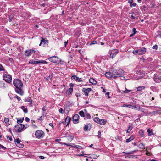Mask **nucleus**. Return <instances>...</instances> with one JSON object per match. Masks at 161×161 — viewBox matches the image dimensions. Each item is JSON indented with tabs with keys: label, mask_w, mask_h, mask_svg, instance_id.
<instances>
[{
	"label": "nucleus",
	"mask_w": 161,
	"mask_h": 161,
	"mask_svg": "<svg viewBox=\"0 0 161 161\" xmlns=\"http://www.w3.org/2000/svg\"><path fill=\"white\" fill-rule=\"evenodd\" d=\"M13 84L15 86L14 90L16 93L21 96H23L24 94L23 84L21 80L18 79H15L13 80Z\"/></svg>",
	"instance_id": "1"
},
{
	"label": "nucleus",
	"mask_w": 161,
	"mask_h": 161,
	"mask_svg": "<svg viewBox=\"0 0 161 161\" xmlns=\"http://www.w3.org/2000/svg\"><path fill=\"white\" fill-rule=\"evenodd\" d=\"M113 74V78L115 79L117 77H121L124 75L125 72L121 69H113L111 70Z\"/></svg>",
	"instance_id": "2"
},
{
	"label": "nucleus",
	"mask_w": 161,
	"mask_h": 161,
	"mask_svg": "<svg viewBox=\"0 0 161 161\" xmlns=\"http://www.w3.org/2000/svg\"><path fill=\"white\" fill-rule=\"evenodd\" d=\"M27 127H25L24 125L20 124L15 125V128L13 129V131L15 132L20 133Z\"/></svg>",
	"instance_id": "3"
},
{
	"label": "nucleus",
	"mask_w": 161,
	"mask_h": 161,
	"mask_svg": "<svg viewBox=\"0 0 161 161\" xmlns=\"http://www.w3.org/2000/svg\"><path fill=\"white\" fill-rule=\"evenodd\" d=\"M3 79L7 83H10L12 82V76L7 71L4 72L3 75Z\"/></svg>",
	"instance_id": "4"
},
{
	"label": "nucleus",
	"mask_w": 161,
	"mask_h": 161,
	"mask_svg": "<svg viewBox=\"0 0 161 161\" xmlns=\"http://www.w3.org/2000/svg\"><path fill=\"white\" fill-rule=\"evenodd\" d=\"M146 52V49L142 47L136 50H133L132 53L135 55H142L144 54Z\"/></svg>",
	"instance_id": "5"
},
{
	"label": "nucleus",
	"mask_w": 161,
	"mask_h": 161,
	"mask_svg": "<svg viewBox=\"0 0 161 161\" xmlns=\"http://www.w3.org/2000/svg\"><path fill=\"white\" fill-rule=\"evenodd\" d=\"M48 59L50 62L54 63H58L61 62V60L56 56L50 57Z\"/></svg>",
	"instance_id": "6"
},
{
	"label": "nucleus",
	"mask_w": 161,
	"mask_h": 161,
	"mask_svg": "<svg viewBox=\"0 0 161 161\" xmlns=\"http://www.w3.org/2000/svg\"><path fill=\"white\" fill-rule=\"evenodd\" d=\"M35 135L36 137L38 138H42L44 137L45 133L43 131L38 130L35 132Z\"/></svg>",
	"instance_id": "7"
},
{
	"label": "nucleus",
	"mask_w": 161,
	"mask_h": 161,
	"mask_svg": "<svg viewBox=\"0 0 161 161\" xmlns=\"http://www.w3.org/2000/svg\"><path fill=\"white\" fill-rule=\"evenodd\" d=\"M41 40L40 43L39 45V46L41 45L43 47H46V46H47L48 44V41L46 38H43L42 37H41Z\"/></svg>",
	"instance_id": "8"
},
{
	"label": "nucleus",
	"mask_w": 161,
	"mask_h": 161,
	"mask_svg": "<svg viewBox=\"0 0 161 161\" xmlns=\"http://www.w3.org/2000/svg\"><path fill=\"white\" fill-rule=\"evenodd\" d=\"M35 51L33 49L26 50L25 53V55L27 57L31 56V54L35 53Z\"/></svg>",
	"instance_id": "9"
},
{
	"label": "nucleus",
	"mask_w": 161,
	"mask_h": 161,
	"mask_svg": "<svg viewBox=\"0 0 161 161\" xmlns=\"http://www.w3.org/2000/svg\"><path fill=\"white\" fill-rule=\"evenodd\" d=\"M154 81L157 83L161 82V76L158 75H155L153 78Z\"/></svg>",
	"instance_id": "10"
},
{
	"label": "nucleus",
	"mask_w": 161,
	"mask_h": 161,
	"mask_svg": "<svg viewBox=\"0 0 161 161\" xmlns=\"http://www.w3.org/2000/svg\"><path fill=\"white\" fill-rule=\"evenodd\" d=\"M73 122L74 124H77L79 122V116L78 114H75L73 117Z\"/></svg>",
	"instance_id": "11"
},
{
	"label": "nucleus",
	"mask_w": 161,
	"mask_h": 161,
	"mask_svg": "<svg viewBox=\"0 0 161 161\" xmlns=\"http://www.w3.org/2000/svg\"><path fill=\"white\" fill-rule=\"evenodd\" d=\"M92 91V88H89L87 89L85 88H83L82 89V91L84 93L85 96H88V93L89 92Z\"/></svg>",
	"instance_id": "12"
},
{
	"label": "nucleus",
	"mask_w": 161,
	"mask_h": 161,
	"mask_svg": "<svg viewBox=\"0 0 161 161\" xmlns=\"http://www.w3.org/2000/svg\"><path fill=\"white\" fill-rule=\"evenodd\" d=\"M53 75L52 73H49L48 74H47V76L45 77L44 79L46 80H47V81L51 80L53 78Z\"/></svg>",
	"instance_id": "13"
},
{
	"label": "nucleus",
	"mask_w": 161,
	"mask_h": 161,
	"mask_svg": "<svg viewBox=\"0 0 161 161\" xmlns=\"http://www.w3.org/2000/svg\"><path fill=\"white\" fill-rule=\"evenodd\" d=\"M119 51L117 50H116L115 51H112L110 54V57L112 58H113L115 57L116 54L118 53Z\"/></svg>",
	"instance_id": "14"
},
{
	"label": "nucleus",
	"mask_w": 161,
	"mask_h": 161,
	"mask_svg": "<svg viewBox=\"0 0 161 161\" xmlns=\"http://www.w3.org/2000/svg\"><path fill=\"white\" fill-rule=\"evenodd\" d=\"M105 75L108 78H113V74H112V71L111 72H106L105 74Z\"/></svg>",
	"instance_id": "15"
},
{
	"label": "nucleus",
	"mask_w": 161,
	"mask_h": 161,
	"mask_svg": "<svg viewBox=\"0 0 161 161\" xmlns=\"http://www.w3.org/2000/svg\"><path fill=\"white\" fill-rule=\"evenodd\" d=\"M122 107H129L130 108L132 109H135V108H136V106H133L131 105L130 104H124Z\"/></svg>",
	"instance_id": "16"
},
{
	"label": "nucleus",
	"mask_w": 161,
	"mask_h": 161,
	"mask_svg": "<svg viewBox=\"0 0 161 161\" xmlns=\"http://www.w3.org/2000/svg\"><path fill=\"white\" fill-rule=\"evenodd\" d=\"M71 120V118L69 117V116H67L66 118L65 119L64 122H65L67 123V124L66 125V126H67L68 125L69 123H70V120Z\"/></svg>",
	"instance_id": "17"
},
{
	"label": "nucleus",
	"mask_w": 161,
	"mask_h": 161,
	"mask_svg": "<svg viewBox=\"0 0 161 161\" xmlns=\"http://www.w3.org/2000/svg\"><path fill=\"white\" fill-rule=\"evenodd\" d=\"M89 81L90 83L94 85H96L97 83V81L93 78H91L89 79Z\"/></svg>",
	"instance_id": "18"
},
{
	"label": "nucleus",
	"mask_w": 161,
	"mask_h": 161,
	"mask_svg": "<svg viewBox=\"0 0 161 161\" xmlns=\"http://www.w3.org/2000/svg\"><path fill=\"white\" fill-rule=\"evenodd\" d=\"M29 63L30 64H39V62H38V60H37L36 61H35L34 60L32 59L29 61Z\"/></svg>",
	"instance_id": "19"
},
{
	"label": "nucleus",
	"mask_w": 161,
	"mask_h": 161,
	"mask_svg": "<svg viewBox=\"0 0 161 161\" xmlns=\"http://www.w3.org/2000/svg\"><path fill=\"white\" fill-rule=\"evenodd\" d=\"M106 122L107 121L105 119H100L99 124L101 125H103L105 124Z\"/></svg>",
	"instance_id": "20"
},
{
	"label": "nucleus",
	"mask_w": 161,
	"mask_h": 161,
	"mask_svg": "<svg viewBox=\"0 0 161 161\" xmlns=\"http://www.w3.org/2000/svg\"><path fill=\"white\" fill-rule=\"evenodd\" d=\"M134 136L133 135H132L130 136V137L129 138L126 139V142L127 143L129 142H130L131 141L133 140L134 139Z\"/></svg>",
	"instance_id": "21"
},
{
	"label": "nucleus",
	"mask_w": 161,
	"mask_h": 161,
	"mask_svg": "<svg viewBox=\"0 0 161 161\" xmlns=\"http://www.w3.org/2000/svg\"><path fill=\"white\" fill-rule=\"evenodd\" d=\"M14 141L15 144L17 145L18 144H19L21 142V141L20 140L19 138H14Z\"/></svg>",
	"instance_id": "22"
},
{
	"label": "nucleus",
	"mask_w": 161,
	"mask_h": 161,
	"mask_svg": "<svg viewBox=\"0 0 161 161\" xmlns=\"http://www.w3.org/2000/svg\"><path fill=\"white\" fill-rule=\"evenodd\" d=\"M150 89L153 92H156L157 91V88L155 86H152L150 87Z\"/></svg>",
	"instance_id": "23"
},
{
	"label": "nucleus",
	"mask_w": 161,
	"mask_h": 161,
	"mask_svg": "<svg viewBox=\"0 0 161 161\" xmlns=\"http://www.w3.org/2000/svg\"><path fill=\"white\" fill-rule=\"evenodd\" d=\"M72 147L76 148H78L79 149H82V147L81 146L75 145L74 144H73V146H72Z\"/></svg>",
	"instance_id": "24"
},
{
	"label": "nucleus",
	"mask_w": 161,
	"mask_h": 161,
	"mask_svg": "<svg viewBox=\"0 0 161 161\" xmlns=\"http://www.w3.org/2000/svg\"><path fill=\"white\" fill-rule=\"evenodd\" d=\"M25 107L24 106H22L21 107V109H22L24 112V113H28V110H27V108H25Z\"/></svg>",
	"instance_id": "25"
},
{
	"label": "nucleus",
	"mask_w": 161,
	"mask_h": 161,
	"mask_svg": "<svg viewBox=\"0 0 161 161\" xmlns=\"http://www.w3.org/2000/svg\"><path fill=\"white\" fill-rule=\"evenodd\" d=\"M147 132L148 133V135L151 136L153 135V133L152 132V130L150 129H148L147 130Z\"/></svg>",
	"instance_id": "26"
},
{
	"label": "nucleus",
	"mask_w": 161,
	"mask_h": 161,
	"mask_svg": "<svg viewBox=\"0 0 161 161\" xmlns=\"http://www.w3.org/2000/svg\"><path fill=\"white\" fill-rule=\"evenodd\" d=\"M145 88V87L144 86H141L137 87V90L138 91H140L141 90L144 89Z\"/></svg>",
	"instance_id": "27"
},
{
	"label": "nucleus",
	"mask_w": 161,
	"mask_h": 161,
	"mask_svg": "<svg viewBox=\"0 0 161 161\" xmlns=\"http://www.w3.org/2000/svg\"><path fill=\"white\" fill-rule=\"evenodd\" d=\"M71 79L72 80H74L77 81V80L79 79V77L75 75H72L71 76Z\"/></svg>",
	"instance_id": "28"
},
{
	"label": "nucleus",
	"mask_w": 161,
	"mask_h": 161,
	"mask_svg": "<svg viewBox=\"0 0 161 161\" xmlns=\"http://www.w3.org/2000/svg\"><path fill=\"white\" fill-rule=\"evenodd\" d=\"M135 109H136V110H138L142 112H144V109L142 108H141L140 107H139L138 108L136 107V108H135Z\"/></svg>",
	"instance_id": "29"
},
{
	"label": "nucleus",
	"mask_w": 161,
	"mask_h": 161,
	"mask_svg": "<svg viewBox=\"0 0 161 161\" xmlns=\"http://www.w3.org/2000/svg\"><path fill=\"white\" fill-rule=\"evenodd\" d=\"M31 100V98L30 97H26L24 101L25 102H30Z\"/></svg>",
	"instance_id": "30"
},
{
	"label": "nucleus",
	"mask_w": 161,
	"mask_h": 161,
	"mask_svg": "<svg viewBox=\"0 0 161 161\" xmlns=\"http://www.w3.org/2000/svg\"><path fill=\"white\" fill-rule=\"evenodd\" d=\"M93 120L95 122L99 124L100 119L98 117H96L93 119Z\"/></svg>",
	"instance_id": "31"
},
{
	"label": "nucleus",
	"mask_w": 161,
	"mask_h": 161,
	"mask_svg": "<svg viewBox=\"0 0 161 161\" xmlns=\"http://www.w3.org/2000/svg\"><path fill=\"white\" fill-rule=\"evenodd\" d=\"M135 152V150H134L133 151L129 152H123V153H125L126 154H133L134 153V152Z\"/></svg>",
	"instance_id": "32"
},
{
	"label": "nucleus",
	"mask_w": 161,
	"mask_h": 161,
	"mask_svg": "<svg viewBox=\"0 0 161 161\" xmlns=\"http://www.w3.org/2000/svg\"><path fill=\"white\" fill-rule=\"evenodd\" d=\"M138 147L140 149H143L145 148V146L142 143H141L139 145Z\"/></svg>",
	"instance_id": "33"
},
{
	"label": "nucleus",
	"mask_w": 161,
	"mask_h": 161,
	"mask_svg": "<svg viewBox=\"0 0 161 161\" xmlns=\"http://www.w3.org/2000/svg\"><path fill=\"white\" fill-rule=\"evenodd\" d=\"M73 88H70L68 90V95H70V94H72V93L73 92Z\"/></svg>",
	"instance_id": "34"
},
{
	"label": "nucleus",
	"mask_w": 161,
	"mask_h": 161,
	"mask_svg": "<svg viewBox=\"0 0 161 161\" xmlns=\"http://www.w3.org/2000/svg\"><path fill=\"white\" fill-rule=\"evenodd\" d=\"M24 119V118H20L19 119H17V123L18 124L21 123L23 122Z\"/></svg>",
	"instance_id": "35"
},
{
	"label": "nucleus",
	"mask_w": 161,
	"mask_h": 161,
	"mask_svg": "<svg viewBox=\"0 0 161 161\" xmlns=\"http://www.w3.org/2000/svg\"><path fill=\"white\" fill-rule=\"evenodd\" d=\"M79 114L82 117L85 116V114L83 111H81L79 112Z\"/></svg>",
	"instance_id": "36"
},
{
	"label": "nucleus",
	"mask_w": 161,
	"mask_h": 161,
	"mask_svg": "<svg viewBox=\"0 0 161 161\" xmlns=\"http://www.w3.org/2000/svg\"><path fill=\"white\" fill-rule=\"evenodd\" d=\"M85 117L87 119H90L91 118V115L90 114L87 113L85 114Z\"/></svg>",
	"instance_id": "37"
},
{
	"label": "nucleus",
	"mask_w": 161,
	"mask_h": 161,
	"mask_svg": "<svg viewBox=\"0 0 161 161\" xmlns=\"http://www.w3.org/2000/svg\"><path fill=\"white\" fill-rule=\"evenodd\" d=\"M131 91V90H128L127 89L125 88V90L123 91V92L125 93H128Z\"/></svg>",
	"instance_id": "38"
},
{
	"label": "nucleus",
	"mask_w": 161,
	"mask_h": 161,
	"mask_svg": "<svg viewBox=\"0 0 161 161\" xmlns=\"http://www.w3.org/2000/svg\"><path fill=\"white\" fill-rule=\"evenodd\" d=\"M139 133L141 135L142 137L144 136V132L142 130H140L139 131Z\"/></svg>",
	"instance_id": "39"
},
{
	"label": "nucleus",
	"mask_w": 161,
	"mask_h": 161,
	"mask_svg": "<svg viewBox=\"0 0 161 161\" xmlns=\"http://www.w3.org/2000/svg\"><path fill=\"white\" fill-rule=\"evenodd\" d=\"M4 68L0 64V71H5Z\"/></svg>",
	"instance_id": "40"
},
{
	"label": "nucleus",
	"mask_w": 161,
	"mask_h": 161,
	"mask_svg": "<svg viewBox=\"0 0 161 161\" xmlns=\"http://www.w3.org/2000/svg\"><path fill=\"white\" fill-rule=\"evenodd\" d=\"M88 129V126L87 125L85 126L84 127V130L85 131H87Z\"/></svg>",
	"instance_id": "41"
},
{
	"label": "nucleus",
	"mask_w": 161,
	"mask_h": 161,
	"mask_svg": "<svg viewBox=\"0 0 161 161\" xmlns=\"http://www.w3.org/2000/svg\"><path fill=\"white\" fill-rule=\"evenodd\" d=\"M17 145L18 147L20 148H22L23 147V145L21 143H20L19 144H17Z\"/></svg>",
	"instance_id": "42"
},
{
	"label": "nucleus",
	"mask_w": 161,
	"mask_h": 161,
	"mask_svg": "<svg viewBox=\"0 0 161 161\" xmlns=\"http://www.w3.org/2000/svg\"><path fill=\"white\" fill-rule=\"evenodd\" d=\"M4 121L6 124H8L9 121V119L8 118L5 119L4 120Z\"/></svg>",
	"instance_id": "43"
},
{
	"label": "nucleus",
	"mask_w": 161,
	"mask_h": 161,
	"mask_svg": "<svg viewBox=\"0 0 161 161\" xmlns=\"http://www.w3.org/2000/svg\"><path fill=\"white\" fill-rule=\"evenodd\" d=\"M97 43V41H96L93 40L90 43V45H91L93 44H94Z\"/></svg>",
	"instance_id": "44"
},
{
	"label": "nucleus",
	"mask_w": 161,
	"mask_h": 161,
	"mask_svg": "<svg viewBox=\"0 0 161 161\" xmlns=\"http://www.w3.org/2000/svg\"><path fill=\"white\" fill-rule=\"evenodd\" d=\"M158 46L157 45H155L153 46L152 48L153 49L157 50L158 49Z\"/></svg>",
	"instance_id": "45"
},
{
	"label": "nucleus",
	"mask_w": 161,
	"mask_h": 161,
	"mask_svg": "<svg viewBox=\"0 0 161 161\" xmlns=\"http://www.w3.org/2000/svg\"><path fill=\"white\" fill-rule=\"evenodd\" d=\"M132 31L134 34H136L137 32V31L135 28H133L132 29Z\"/></svg>",
	"instance_id": "46"
},
{
	"label": "nucleus",
	"mask_w": 161,
	"mask_h": 161,
	"mask_svg": "<svg viewBox=\"0 0 161 161\" xmlns=\"http://www.w3.org/2000/svg\"><path fill=\"white\" fill-rule=\"evenodd\" d=\"M59 112L62 114H63L64 112V110L62 108H60L59 109Z\"/></svg>",
	"instance_id": "47"
},
{
	"label": "nucleus",
	"mask_w": 161,
	"mask_h": 161,
	"mask_svg": "<svg viewBox=\"0 0 161 161\" xmlns=\"http://www.w3.org/2000/svg\"><path fill=\"white\" fill-rule=\"evenodd\" d=\"M15 97L18 100V101H20L21 99V98L17 95L15 96Z\"/></svg>",
	"instance_id": "48"
},
{
	"label": "nucleus",
	"mask_w": 161,
	"mask_h": 161,
	"mask_svg": "<svg viewBox=\"0 0 161 161\" xmlns=\"http://www.w3.org/2000/svg\"><path fill=\"white\" fill-rule=\"evenodd\" d=\"M136 3H132V4L130 5L131 7H135L136 6Z\"/></svg>",
	"instance_id": "49"
},
{
	"label": "nucleus",
	"mask_w": 161,
	"mask_h": 161,
	"mask_svg": "<svg viewBox=\"0 0 161 161\" xmlns=\"http://www.w3.org/2000/svg\"><path fill=\"white\" fill-rule=\"evenodd\" d=\"M37 60H38V62H39V63H42V64H44V60H38V59H37Z\"/></svg>",
	"instance_id": "50"
},
{
	"label": "nucleus",
	"mask_w": 161,
	"mask_h": 161,
	"mask_svg": "<svg viewBox=\"0 0 161 161\" xmlns=\"http://www.w3.org/2000/svg\"><path fill=\"white\" fill-rule=\"evenodd\" d=\"M82 153H83V152L82 151ZM85 155H86V154H77V156H85Z\"/></svg>",
	"instance_id": "51"
},
{
	"label": "nucleus",
	"mask_w": 161,
	"mask_h": 161,
	"mask_svg": "<svg viewBox=\"0 0 161 161\" xmlns=\"http://www.w3.org/2000/svg\"><path fill=\"white\" fill-rule=\"evenodd\" d=\"M25 120L27 122H29L30 121V119L27 117H26L25 118Z\"/></svg>",
	"instance_id": "52"
},
{
	"label": "nucleus",
	"mask_w": 161,
	"mask_h": 161,
	"mask_svg": "<svg viewBox=\"0 0 161 161\" xmlns=\"http://www.w3.org/2000/svg\"><path fill=\"white\" fill-rule=\"evenodd\" d=\"M98 138H100V137L101 135V132L100 131H98Z\"/></svg>",
	"instance_id": "53"
},
{
	"label": "nucleus",
	"mask_w": 161,
	"mask_h": 161,
	"mask_svg": "<svg viewBox=\"0 0 161 161\" xmlns=\"http://www.w3.org/2000/svg\"><path fill=\"white\" fill-rule=\"evenodd\" d=\"M128 3H130V5L132 4V3L133 2V0H128Z\"/></svg>",
	"instance_id": "54"
},
{
	"label": "nucleus",
	"mask_w": 161,
	"mask_h": 161,
	"mask_svg": "<svg viewBox=\"0 0 161 161\" xmlns=\"http://www.w3.org/2000/svg\"><path fill=\"white\" fill-rule=\"evenodd\" d=\"M109 94H110V93L109 92H107V93H106L105 94L106 95H107L108 96V98H110V97L109 96Z\"/></svg>",
	"instance_id": "55"
},
{
	"label": "nucleus",
	"mask_w": 161,
	"mask_h": 161,
	"mask_svg": "<svg viewBox=\"0 0 161 161\" xmlns=\"http://www.w3.org/2000/svg\"><path fill=\"white\" fill-rule=\"evenodd\" d=\"M7 138H9V140L11 141H12L13 140L12 138L11 137H9V136H6Z\"/></svg>",
	"instance_id": "56"
},
{
	"label": "nucleus",
	"mask_w": 161,
	"mask_h": 161,
	"mask_svg": "<svg viewBox=\"0 0 161 161\" xmlns=\"http://www.w3.org/2000/svg\"><path fill=\"white\" fill-rule=\"evenodd\" d=\"M0 147H1V148L4 149H6V148L5 147H4V146H3V145H2L1 144H0Z\"/></svg>",
	"instance_id": "57"
},
{
	"label": "nucleus",
	"mask_w": 161,
	"mask_h": 161,
	"mask_svg": "<svg viewBox=\"0 0 161 161\" xmlns=\"http://www.w3.org/2000/svg\"><path fill=\"white\" fill-rule=\"evenodd\" d=\"M64 144L68 146H70L72 147V146H73V144H66L65 143H64Z\"/></svg>",
	"instance_id": "58"
},
{
	"label": "nucleus",
	"mask_w": 161,
	"mask_h": 161,
	"mask_svg": "<svg viewBox=\"0 0 161 161\" xmlns=\"http://www.w3.org/2000/svg\"><path fill=\"white\" fill-rule=\"evenodd\" d=\"M132 127H131V129H128L127 131V133H129L131 130L132 129Z\"/></svg>",
	"instance_id": "59"
},
{
	"label": "nucleus",
	"mask_w": 161,
	"mask_h": 161,
	"mask_svg": "<svg viewBox=\"0 0 161 161\" xmlns=\"http://www.w3.org/2000/svg\"><path fill=\"white\" fill-rule=\"evenodd\" d=\"M146 154L147 156H150L152 154L150 152H147L146 153Z\"/></svg>",
	"instance_id": "60"
},
{
	"label": "nucleus",
	"mask_w": 161,
	"mask_h": 161,
	"mask_svg": "<svg viewBox=\"0 0 161 161\" xmlns=\"http://www.w3.org/2000/svg\"><path fill=\"white\" fill-rule=\"evenodd\" d=\"M39 158L41 159H44L45 157L42 156H39Z\"/></svg>",
	"instance_id": "61"
},
{
	"label": "nucleus",
	"mask_w": 161,
	"mask_h": 161,
	"mask_svg": "<svg viewBox=\"0 0 161 161\" xmlns=\"http://www.w3.org/2000/svg\"><path fill=\"white\" fill-rule=\"evenodd\" d=\"M42 115L38 119H37L39 121L42 120Z\"/></svg>",
	"instance_id": "62"
},
{
	"label": "nucleus",
	"mask_w": 161,
	"mask_h": 161,
	"mask_svg": "<svg viewBox=\"0 0 161 161\" xmlns=\"http://www.w3.org/2000/svg\"><path fill=\"white\" fill-rule=\"evenodd\" d=\"M49 125L50 126H51L53 129L54 128V127L53 126V125L52 123H49Z\"/></svg>",
	"instance_id": "63"
},
{
	"label": "nucleus",
	"mask_w": 161,
	"mask_h": 161,
	"mask_svg": "<svg viewBox=\"0 0 161 161\" xmlns=\"http://www.w3.org/2000/svg\"><path fill=\"white\" fill-rule=\"evenodd\" d=\"M78 52L81 54H82L83 52V51L81 49L79 50H78Z\"/></svg>",
	"instance_id": "64"
}]
</instances>
